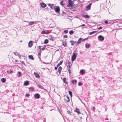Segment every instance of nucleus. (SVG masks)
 I'll use <instances>...</instances> for the list:
<instances>
[{
  "mask_svg": "<svg viewBox=\"0 0 122 122\" xmlns=\"http://www.w3.org/2000/svg\"><path fill=\"white\" fill-rule=\"evenodd\" d=\"M82 16L83 17H84L85 18H89L90 17V16H89V15H82Z\"/></svg>",
  "mask_w": 122,
  "mask_h": 122,
  "instance_id": "nucleus-17",
  "label": "nucleus"
},
{
  "mask_svg": "<svg viewBox=\"0 0 122 122\" xmlns=\"http://www.w3.org/2000/svg\"><path fill=\"white\" fill-rule=\"evenodd\" d=\"M18 74H19V75L18 76V77H20L21 76L22 74L21 72L20 71H19L18 72Z\"/></svg>",
  "mask_w": 122,
  "mask_h": 122,
  "instance_id": "nucleus-28",
  "label": "nucleus"
},
{
  "mask_svg": "<svg viewBox=\"0 0 122 122\" xmlns=\"http://www.w3.org/2000/svg\"><path fill=\"white\" fill-rule=\"evenodd\" d=\"M82 85V83L81 82H80L78 84V85L79 86H80L81 85Z\"/></svg>",
  "mask_w": 122,
  "mask_h": 122,
  "instance_id": "nucleus-45",
  "label": "nucleus"
},
{
  "mask_svg": "<svg viewBox=\"0 0 122 122\" xmlns=\"http://www.w3.org/2000/svg\"><path fill=\"white\" fill-rule=\"evenodd\" d=\"M45 48H46V46H44L43 47V48H42L41 49V50H45Z\"/></svg>",
  "mask_w": 122,
  "mask_h": 122,
  "instance_id": "nucleus-42",
  "label": "nucleus"
},
{
  "mask_svg": "<svg viewBox=\"0 0 122 122\" xmlns=\"http://www.w3.org/2000/svg\"><path fill=\"white\" fill-rule=\"evenodd\" d=\"M33 45L32 41H30L28 43L29 47H31Z\"/></svg>",
  "mask_w": 122,
  "mask_h": 122,
  "instance_id": "nucleus-11",
  "label": "nucleus"
},
{
  "mask_svg": "<svg viewBox=\"0 0 122 122\" xmlns=\"http://www.w3.org/2000/svg\"><path fill=\"white\" fill-rule=\"evenodd\" d=\"M63 62V61H61L57 65V66H58V67L60 65H61L62 64Z\"/></svg>",
  "mask_w": 122,
  "mask_h": 122,
  "instance_id": "nucleus-24",
  "label": "nucleus"
},
{
  "mask_svg": "<svg viewBox=\"0 0 122 122\" xmlns=\"http://www.w3.org/2000/svg\"><path fill=\"white\" fill-rule=\"evenodd\" d=\"M70 42L71 44V45L72 46H73L74 45V41L73 40L70 41Z\"/></svg>",
  "mask_w": 122,
  "mask_h": 122,
  "instance_id": "nucleus-27",
  "label": "nucleus"
},
{
  "mask_svg": "<svg viewBox=\"0 0 122 122\" xmlns=\"http://www.w3.org/2000/svg\"><path fill=\"white\" fill-rule=\"evenodd\" d=\"M48 40L47 39H46L44 42V44H46L48 43Z\"/></svg>",
  "mask_w": 122,
  "mask_h": 122,
  "instance_id": "nucleus-29",
  "label": "nucleus"
},
{
  "mask_svg": "<svg viewBox=\"0 0 122 122\" xmlns=\"http://www.w3.org/2000/svg\"><path fill=\"white\" fill-rule=\"evenodd\" d=\"M28 57L30 59H31L32 60L34 59L33 56L32 55H29Z\"/></svg>",
  "mask_w": 122,
  "mask_h": 122,
  "instance_id": "nucleus-21",
  "label": "nucleus"
},
{
  "mask_svg": "<svg viewBox=\"0 0 122 122\" xmlns=\"http://www.w3.org/2000/svg\"><path fill=\"white\" fill-rule=\"evenodd\" d=\"M72 10L73 11H76L77 10V9L76 8V7H75L73 8L72 9Z\"/></svg>",
  "mask_w": 122,
  "mask_h": 122,
  "instance_id": "nucleus-34",
  "label": "nucleus"
},
{
  "mask_svg": "<svg viewBox=\"0 0 122 122\" xmlns=\"http://www.w3.org/2000/svg\"><path fill=\"white\" fill-rule=\"evenodd\" d=\"M30 89L31 91H33L34 90V89L33 87H30Z\"/></svg>",
  "mask_w": 122,
  "mask_h": 122,
  "instance_id": "nucleus-33",
  "label": "nucleus"
},
{
  "mask_svg": "<svg viewBox=\"0 0 122 122\" xmlns=\"http://www.w3.org/2000/svg\"><path fill=\"white\" fill-rule=\"evenodd\" d=\"M84 70H81L80 71V73L81 74H83L84 73Z\"/></svg>",
  "mask_w": 122,
  "mask_h": 122,
  "instance_id": "nucleus-31",
  "label": "nucleus"
},
{
  "mask_svg": "<svg viewBox=\"0 0 122 122\" xmlns=\"http://www.w3.org/2000/svg\"><path fill=\"white\" fill-rule=\"evenodd\" d=\"M41 46H38V47L39 48V49H41Z\"/></svg>",
  "mask_w": 122,
  "mask_h": 122,
  "instance_id": "nucleus-56",
  "label": "nucleus"
},
{
  "mask_svg": "<svg viewBox=\"0 0 122 122\" xmlns=\"http://www.w3.org/2000/svg\"><path fill=\"white\" fill-rule=\"evenodd\" d=\"M22 42V41H20V42Z\"/></svg>",
  "mask_w": 122,
  "mask_h": 122,
  "instance_id": "nucleus-61",
  "label": "nucleus"
},
{
  "mask_svg": "<svg viewBox=\"0 0 122 122\" xmlns=\"http://www.w3.org/2000/svg\"><path fill=\"white\" fill-rule=\"evenodd\" d=\"M68 66H71L70 65L71 64V62H68Z\"/></svg>",
  "mask_w": 122,
  "mask_h": 122,
  "instance_id": "nucleus-51",
  "label": "nucleus"
},
{
  "mask_svg": "<svg viewBox=\"0 0 122 122\" xmlns=\"http://www.w3.org/2000/svg\"><path fill=\"white\" fill-rule=\"evenodd\" d=\"M38 55L39 56H41V52H39L38 53Z\"/></svg>",
  "mask_w": 122,
  "mask_h": 122,
  "instance_id": "nucleus-55",
  "label": "nucleus"
},
{
  "mask_svg": "<svg viewBox=\"0 0 122 122\" xmlns=\"http://www.w3.org/2000/svg\"><path fill=\"white\" fill-rule=\"evenodd\" d=\"M34 74L35 76L37 78H39L40 76L37 73L34 72Z\"/></svg>",
  "mask_w": 122,
  "mask_h": 122,
  "instance_id": "nucleus-9",
  "label": "nucleus"
},
{
  "mask_svg": "<svg viewBox=\"0 0 122 122\" xmlns=\"http://www.w3.org/2000/svg\"><path fill=\"white\" fill-rule=\"evenodd\" d=\"M77 54V53H74V54L72 56L71 58V61H74L76 59L77 56L76 55Z\"/></svg>",
  "mask_w": 122,
  "mask_h": 122,
  "instance_id": "nucleus-2",
  "label": "nucleus"
},
{
  "mask_svg": "<svg viewBox=\"0 0 122 122\" xmlns=\"http://www.w3.org/2000/svg\"><path fill=\"white\" fill-rule=\"evenodd\" d=\"M90 46L91 45L90 44H86L85 45V46L86 48H89Z\"/></svg>",
  "mask_w": 122,
  "mask_h": 122,
  "instance_id": "nucleus-22",
  "label": "nucleus"
},
{
  "mask_svg": "<svg viewBox=\"0 0 122 122\" xmlns=\"http://www.w3.org/2000/svg\"><path fill=\"white\" fill-rule=\"evenodd\" d=\"M62 45L64 46V47H66L67 46V44L66 43L64 42L62 43Z\"/></svg>",
  "mask_w": 122,
  "mask_h": 122,
  "instance_id": "nucleus-30",
  "label": "nucleus"
},
{
  "mask_svg": "<svg viewBox=\"0 0 122 122\" xmlns=\"http://www.w3.org/2000/svg\"><path fill=\"white\" fill-rule=\"evenodd\" d=\"M68 71L69 73H71V71L70 70V69H69L68 70Z\"/></svg>",
  "mask_w": 122,
  "mask_h": 122,
  "instance_id": "nucleus-46",
  "label": "nucleus"
},
{
  "mask_svg": "<svg viewBox=\"0 0 122 122\" xmlns=\"http://www.w3.org/2000/svg\"><path fill=\"white\" fill-rule=\"evenodd\" d=\"M96 32V31H93L90 32L89 33L90 35H91L92 34H94Z\"/></svg>",
  "mask_w": 122,
  "mask_h": 122,
  "instance_id": "nucleus-35",
  "label": "nucleus"
},
{
  "mask_svg": "<svg viewBox=\"0 0 122 122\" xmlns=\"http://www.w3.org/2000/svg\"><path fill=\"white\" fill-rule=\"evenodd\" d=\"M105 23L106 24H108V22L106 20L105 21Z\"/></svg>",
  "mask_w": 122,
  "mask_h": 122,
  "instance_id": "nucleus-53",
  "label": "nucleus"
},
{
  "mask_svg": "<svg viewBox=\"0 0 122 122\" xmlns=\"http://www.w3.org/2000/svg\"><path fill=\"white\" fill-rule=\"evenodd\" d=\"M42 33L43 34H44L46 33V30H44L42 31ZM47 34V33H46Z\"/></svg>",
  "mask_w": 122,
  "mask_h": 122,
  "instance_id": "nucleus-38",
  "label": "nucleus"
},
{
  "mask_svg": "<svg viewBox=\"0 0 122 122\" xmlns=\"http://www.w3.org/2000/svg\"><path fill=\"white\" fill-rule=\"evenodd\" d=\"M70 96L71 97H72V93L71 91H69L68 92Z\"/></svg>",
  "mask_w": 122,
  "mask_h": 122,
  "instance_id": "nucleus-32",
  "label": "nucleus"
},
{
  "mask_svg": "<svg viewBox=\"0 0 122 122\" xmlns=\"http://www.w3.org/2000/svg\"><path fill=\"white\" fill-rule=\"evenodd\" d=\"M48 5L52 9H54V7L55 5L53 4H48Z\"/></svg>",
  "mask_w": 122,
  "mask_h": 122,
  "instance_id": "nucleus-7",
  "label": "nucleus"
},
{
  "mask_svg": "<svg viewBox=\"0 0 122 122\" xmlns=\"http://www.w3.org/2000/svg\"><path fill=\"white\" fill-rule=\"evenodd\" d=\"M68 30H64V32L65 33H68Z\"/></svg>",
  "mask_w": 122,
  "mask_h": 122,
  "instance_id": "nucleus-41",
  "label": "nucleus"
},
{
  "mask_svg": "<svg viewBox=\"0 0 122 122\" xmlns=\"http://www.w3.org/2000/svg\"><path fill=\"white\" fill-rule=\"evenodd\" d=\"M53 9L56 12L59 14H60V8L59 6H55L54 7V8Z\"/></svg>",
  "mask_w": 122,
  "mask_h": 122,
  "instance_id": "nucleus-1",
  "label": "nucleus"
},
{
  "mask_svg": "<svg viewBox=\"0 0 122 122\" xmlns=\"http://www.w3.org/2000/svg\"><path fill=\"white\" fill-rule=\"evenodd\" d=\"M30 96V94H29L26 93L25 95V96L26 97H28Z\"/></svg>",
  "mask_w": 122,
  "mask_h": 122,
  "instance_id": "nucleus-39",
  "label": "nucleus"
},
{
  "mask_svg": "<svg viewBox=\"0 0 122 122\" xmlns=\"http://www.w3.org/2000/svg\"><path fill=\"white\" fill-rule=\"evenodd\" d=\"M70 66H68V68H69V69H70Z\"/></svg>",
  "mask_w": 122,
  "mask_h": 122,
  "instance_id": "nucleus-58",
  "label": "nucleus"
},
{
  "mask_svg": "<svg viewBox=\"0 0 122 122\" xmlns=\"http://www.w3.org/2000/svg\"><path fill=\"white\" fill-rule=\"evenodd\" d=\"M62 69V68L61 66H60L58 68V71L59 74H60L61 72V70Z\"/></svg>",
  "mask_w": 122,
  "mask_h": 122,
  "instance_id": "nucleus-12",
  "label": "nucleus"
},
{
  "mask_svg": "<svg viewBox=\"0 0 122 122\" xmlns=\"http://www.w3.org/2000/svg\"><path fill=\"white\" fill-rule=\"evenodd\" d=\"M58 67V66H56L55 67V69L56 70H57V69Z\"/></svg>",
  "mask_w": 122,
  "mask_h": 122,
  "instance_id": "nucleus-43",
  "label": "nucleus"
},
{
  "mask_svg": "<svg viewBox=\"0 0 122 122\" xmlns=\"http://www.w3.org/2000/svg\"><path fill=\"white\" fill-rule=\"evenodd\" d=\"M92 4V3H90L86 6V8L87 10H89L90 9Z\"/></svg>",
  "mask_w": 122,
  "mask_h": 122,
  "instance_id": "nucleus-6",
  "label": "nucleus"
},
{
  "mask_svg": "<svg viewBox=\"0 0 122 122\" xmlns=\"http://www.w3.org/2000/svg\"><path fill=\"white\" fill-rule=\"evenodd\" d=\"M73 33L74 31L72 30H70L69 32V33L70 34H73Z\"/></svg>",
  "mask_w": 122,
  "mask_h": 122,
  "instance_id": "nucleus-36",
  "label": "nucleus"
},
{
  "mask_svg": "<svg viewBox=\"0 0 122 122\" xmlns=\"http://www.w3.org/2000/svg\"><path fill=\"white\" fill-rule=\"evenodd\" d=\"M98 39L99 40L102 41L104 40V38L102 35H99L98 36Z\"/></svg>",
  "mask_w": 122,
  "mask_h": 122,
  "instance_id": "nucleus-4",
  "label": "nucleus"
},
{
  "mask_svg": "<svg viewBox=\"0 0 122 122\" xmlns=\"http://www.w3.org/2000/svg\"><path fill=\"white\" fill-rule=\"evenodd\" d=\"M76 41H74V44H75V43H76Z\"/></svg>",
  "mask_w": 122,
  "mask_h": 122,
  "instance_id": "nucleus-60",
  "label": "nucleus"
},
{
  "mask_svg": "<svg viewBox=\"0 0 122 122\" xmlns=\"http://www.w3.org/2000/svg\"><path fill=\"white\" fill-rule=\"evenodd\" d=\"M49 38L50 40L52 41L54 40V37H52L51 35H50L49 36Z\"/></svg>",
  "mask_w": 122,
  "mask_h": 122,
  "instance_id": "nucleus-19",
  "label": "nucleus"
},
{
  "mask_svg": "<svg viewBox=\"0 0 122 122\" xmlns=\"http://www.w3.org/2000/svg\"><path fill=\"white\" fill-rule=\"evenodd\" d=\"M34 21H30L29 23V25H32L34 24Z\"/></svg>",
  "mask_w": 122,
  "mask_h": 122,
  "instance_id": "nucleus-25",
  "label": "nucleus"
},
{
  "mask_svg": "<svg viewBox=\"0 0 122 122\" xmlns=\"http://www.w3.org/2000/svg\"><path fill=\"white\" fill-rule=\"evenodd\" d=\"M40 97V95L38 93H36L35 94L34 97L36 99L39 98Z\"/></svg>",
  "mask_w": 122,
  "mask_h": 122,
  "instance_id": "nucleus-5",
  "label": "nucleus"
},
{
  "mask_svg": "<svg viewBox=\"0 0 122 122\" xmlns=\"http://www.w3.org/2000/svg\"><path fill=\"white\" fill-rule=\"evenodd\" d=\"M37 86H38L39 88H41L42 89H44V87L42 86H41V85H38Z\"/></svg>",
  "mask_w": 122,
  "mask_h": 122,
  "instance_id": "nucleus-23",
  "label": "nucleus"
},
{
  "mask_svg": "<svg viewBox=\"0 0 122 122\" xmlns=\"http://www.w3.org/2000/svg\"><path fill=\"white\" fill-rule=\"evenodd\" d=\"M73 5H76L74 4L73 2H68V4L67 5V6L68 7H72L73 6Z\"/></svg>",
  "mask_w": 122,
  "mask_h": 122,
  "instance_id": "nucleus-3",
  "label": "nucleus"
},
{
  "mask_svg": "<svg viewBox=\"0 0 122 122\" xmlns=\"http://www.w3.org/2000/svg\"><path fill=\"white\" fill-rule=\"evenodd\" d=\"M1 81L2 83H5L6 81V79L5 78H2L1 79Z\"/></svg>",
  "mask_w": 122,
  "mask_h": 122,
  "instance_id": "nucleus-16",
  "label": "nucleus"
},
{
  "mask_svg": "<svg viewBox=\"0 0 122 122\" xmlns=\"http://www.w3.org/2000/svg\"><path fill=\"white\" fill-rule=\"evenodd\" d=\"M77 82V80H73L72 81V83L73 84H76Z\"/></svg>",
  "mask_w": 122,
  "mask_h": 122,
  "instance_id": "nucleus-18",
  "label": "nucleus"
},
{
  "mask_svg": "<svg viewBox=\"0 0 122 122\" xmlns=\"http://www.w3.org/2000/svg\"><path fill=\"white\" fill-rule=\"evenodd\" d=\"M75 112H76L78 114L80 113V111H79V109L77 108H76V110H74Z\"/></svg>",
  "mask_w": 122,
  "mask_h": 122,
  "instance_id": "nucleus-13",
  "label": "nucleus"
},
{
  "mask_svg": "<svg viewBox=\"0 0 122 122\" xmlns=\"http://www.w3.org/2000/svg\"><path fill=\"white\" fill-rule=\"evenodd\" d=\"M87 39V38H85L82 40V41H84L85 40H86Z\"/></svg>",
  "mask_w": 122,
  "mask_h": 122,
  "instance_id": "nucleus-47",
  "label": "nucleus"
},
{
  "mask_svg": "<svg viewBox=\"0 0 122 122\" xmlns=\"http://www.w3.org/2000/svg\"><path fill=\"white\" fill-rule=\"evenodd\" d=\"M82 38L81 37L79 39L78 41L76 42V44L78 45L80 44L82 41Z\"/></svg>",
  "mask_w": 122,
  "mask_h": 122,
  "instance_id": "nucleus-8",
  "label": "nucleus"
},
{
  "mask_svg": "<svg viewBox=\"0 0 122 122\" xmlns=\"http://www.w3.org/2000/svg\"><path fill=\"white\" fill-rule=\"evenodd\" d=\"M102 28V27H100L98 28V29L99 30H100Z\"/></svg>",
  "mask_w": 122,
  "mask_h": 122,
  "instance_id": "nucleus-50",
  "label": "nucleus"
},
{
  "mask_svg": "<svg viewBox=\"0 0 122 122\" xmlns=\"http://www.w3.org/2000/svg\"><path fill=\"white\" fill-rule=\"evenodd\" d=\"M21 63H22V64H24L25 65V63L24 61H22Z\"/></svg>",
  "mask_w": 122,
  "mask_h": 122,
  "instance_id": "nucleus-54",
  "label": "nucleus"
},
{
  "mask_svg": "<svg viewBox=\"0 0 122 122\" xmlns=\"http://www.w3.org/2000/svg\"><path fill=\"white\" fill-rule=\"evenodd\" d=\"M29 84V82L28 81H24V84L25 86H27Z\"/></svg>",
  "mask_w": 122,
  "mask_h": 122,
  "instance_id": "nucleus-15",
  "label": "nucleus"
},
{
  "mask_svg": "<svg viewBox=\"0 0 122 122\" xmlns=\"http://www.w3.org/2000/svg\"><path fill=\"white\" fill-rule=\"evenodd\" d=\"M17 60H15V61H16V62H17Z\"/></svg>",
  "mask_w": 122,
  "mask_h": 122,
  "instance_id": "nucleus-62",
  "label": "nucleus"
},
{
  "mask_svg": "<svg viewBox=\"0 0 122 122\" xmlns=\"http://www.w3.org/2000/svg\"><path fill=\"white\" fill-rule=\"evenodd\" d=\"M67 112L69 114H70L71 113V112H70V111H67Z\"/></svg>",
  "mask_w": 122,
  "mask_h": 122,
  "instance_id": "nucleus-48",
  "label": "nucleus"
},
{
  "mask_svg": "<svg viewBox=\"0 0 122 122\" xmlns=\"http://www.w3.org/2000/svg\"><path fill=\"white\" fill-rule=\"evenodd\" d=\"M63 1H62L61 2H60V4L62 6L63 5L65 4L63 3Z\"/></svg>",
  "mask_w": 122,
  "mask_h": 122,
  "instance_id": "nucleus-37",
  "label": "nucleus"
},
{
  "mask_svg": "<svg viewBox=\"0 0 122 122\" xmlns=\"http://www.w3.org/2000/svg\"><path fill=\"white\" fill-rule=\"evenodd\" d=\"M85 26V24H82L81 26H79V27H80L81 26Z\"/></svg>",
  "mask_w": 122,
  "mask_h": 122,
  "instance_id": "nucleus-52",
  "label": "nucleus"
},
{
  "mask_svg": "<svg viewBox=\"0 0 122 122\" xmlns=\"http://www.w3.org/2000/svg\"><path fill=\"white\" fill-rule=\"evenodd\" d=\"M68 36L67 35H66L64 36L63 38H66Z\"/></svg>",
  "mask_w": 122,
  "mask_h": 122,
  "instance_id": "nucleus-40",
  "label": "nucleus"
},
{
  "mask_svg": "<svg viewBox=\"0 0 122 122\" xmlns=\"http://www.w3.org/2000/svg\"><path fill=\"white\" fill-rule=\"evenodd\" d=\"M41 61L42 63H43L44 64H46L47 63L46 62H44V61H42L41 60Z\"/></svg>",
  "mask_w": 122,
  "mask_h": 122,
  "instance_id": "nucleus-44",
  "label": "nucleus"
},
{
  "mask_svg": "<svg viewBox=\"0 0 122 122\" xmlns=\"http://www.w3.org/2000/svg\"><path fill=\"white\" fill-rule=\"evenodd\" d=\"M93 109L94 110H95V107H94L93 108Z\"/></svg>",
  "mask_w": 122,
  "mask_h": 122,
  "instance_id": "nucleus-59",
  "label": "nucleus"
},
{
  "mask_svg": "<svg viewBox=\"0 0 122 122\" xmlns=\"http://www.w3.org/2000/svg\"><path fill=\"white\" fill-rule=\"evenodd\" d=\"M40 5L41 7L43 8H45L46 6V5L43 2L40 4Z\"/></svg>",
  "mask_w": 122,
  "mask_h": 122,
  "instance_id": "nucleus-10",
  "label": "nucleus"
},
{
  "mask_svg": "<svg viewBox=\"0 0 122 122\" xmlns=\"http://www.w3.org/2000/svg\"><path fill=\"white\" fill-rule=\"evenodd\" d=\"M63 82L65 83L66 84H67L68 82L66 81V78H64L62 79Z\"/></svg>",
  "mask_w": 122,
  "mask_h": 122,
  "instance_id": "nucleus-14",
  "label": "nucleus"
},
{
  "mask_svg": "<svg viewBox=\"0 0 122 122\" xmlns=\"http://www.w3.org/2000/svg\"><path fill=\"white\" fill-rule=\"evenodd\" d=\"M13 72V71L12 70H11L10 71V73H12Z\"/></svg>",
  "mask_w": 122,
  "mask_h": 122,
  "instance_id": "nucleus-57",
  "label": "nucleus"
},
{
  "mask_svg": "<svg viewBox=\"0 0 122 122\" xmlns=\"http://www.w3.org/2000/svg\"><path fill=\"white\" fill-rule=\"evenodd\" d=\"M13 53L14 54L16 55V56H19L20 55V54L19 53H18L17 52H13Z\"/></svg>",
  "mask_w": 122,
  "mask_h": 122,
  "instance_id": "nucleus-26",
  "label": "nucleus"
},
{
  "mask_svg": "<svg viewBox=\"0 0 122 122\" xmlns=\"http://www.w3.org/2000/svg\"><path fill=\"white\" fill-rule=\"evenodd\" d=\"M65 97H66L67 99H66V101L67 102H69L70 101V99L69 97L67 96H65Z\"/></svg>",
  "mask_w": 122,
  "mask_h": 122,
  "instance_id": "nucleus-20",
  "label": "nucleus"
},
{
  "mask_svg": "<svg viewBox=\"0 0 122 122\" xmlns=\"http://www.w3.org/2000/svg\"><path fill=\"white\" fill-rule=\"evenodd\" d=\"M74 0L73 1H71V0H68V2H74Z\"/></svg>",
  "mask_w": 122,
  "mask_h": 122,
  "instance_id": "nucleus-49",
  "label": "nucleus"
}]
</instances>
